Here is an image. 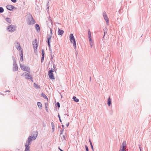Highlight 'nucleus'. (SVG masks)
Listing matches in <instances>:
<instances>
[{"mask_svg": "<svg viewBox=\"0 0 151 151\" xmlns=\"http://www.w3.org/2000/svg\"><path fill=\"white\" fill-rule=\"evenodd\" d=\"M126 142L125 141H124L122 143V145L127 146Z\"/></svg>", "mask_w": 151, "mask_h": 151, "instance_id": "obj_33", "label": "nucleus"}, {"mask_svg": "<svg viewBox=\"0 0 151 151\" xmlns=\"http://www.w3.org/2000/svg\"><path fill=\"white\" fill-rule=\"evenodd\" d=\"M60 137H61V138L62 140H66L67 136L65 134L63 135L62 136H61Z\"/></svg>", "mask_w": 151, "mask_h": 151, "instance_id": "obj_17", "label": "nucleus"}, {"mask_svg": "<svg viewBox=\"0 0 151 151\" xmlns=\"http://www.w3.org/2000/svg\"><path fill=\"white\" fill-rule=\"evenodd\" d=\"M52 31H51V32L50 31V35H52Z\"/></svg>", "mask_w": 151, "mask_h": 151, "instance_id": "obj_59", "label": "nucleus"}, {"mask_svg": "<svg viewBox=\"0 0 151 151\" xmlns=\"http://www.w3.org/2000/svg\"><path fill=\"white\" fill-rule=\"evenodd\" d=\"M29 145L27 144V142L26 143V144L25 145V148L24 151H30L29 150L30 148Z\"/></svg>", "mask_w": 151, "mask_h": 151, "instance_id": "obj_14", "label": "nucleus"}, {"mask_svg": "<svg viewBox=\"0 0 151 151\" xmlns=\"http://www.w3.org/2000/svg\"><path fill=\"white\" fill-rule=\"evenodd\" d=\"M1 95H4V94H3V93H1Z\"/></svg>", "mask_w": 151, "mask_h": 151, "instance_id": "obj_62", "label": "nucleus"}, {"mask_svg": "<svg viewBox=\"0 0 151 151\" xmlns=\"http://www.w3.org/2000/svg\"><path fill=\"white\" fill-rule=\"evenodd\" d=\"M53 67L54 68V65H53Z\"/></svg>", "mask_w": 151, "mask_h": 151, "instance_id": "obj_64", "label": "nucleus"}, {"mask_svg": "<svg viewBox=\"0 0 151 151\" xmlns=\"http://www.w3.org/2000/svg\"><path fill=\"white\" fill-rule=\"evenodd\" d=\"M91 31L90 29H88V35H91Z\"/></svg>", "mask_w": 151, "mask_h": 151, "instance_id": "obj_44", "label": "nucleus"}, {"mask_svg": "<svg viewBox=\"0 0 151 151\" xmlns=\"http://www.w3.org/2000/svg\"><path fill=\"white\" fill-rule=\"evenodd\" d=\"M10 92V91L9 90H8V91H5V92Z\"/></svg>", "mask_w": 151, "mask_h": 151, "instance_id": "obj_56", "label": "nucleus"}, {"mask_svg": "<svg viewBox=\"0 0 151 151\" xmlns=\"http://www.w3.org/2000/svg\"><path fill=\"white\" fill-rule=\"evenodd\" d=\"M54 130H55V128H53H53H52V132H53L54 131Z\"/></svg>", "mask_w": 151, "mask_h": 151, "instance_id": "obj_51", "label": "nucleus"}, {"mask_svg": "<svg viewBox=\"0 0 151 151\" xmlns=\"http://www.w3.org/2000/svg\"><path fill=\"white\" fill-rule=\"evenodd\" d=\"M64 130V128H63V129L60 130V136H61V135L63 134Z\"/></svg>", "mask_w": 151, "mask_h": 151, "instance_id": "obj_28", "label": "nucleus"}, {"mask_svg": "<svg viewBox=\"0 0 151 151\" xmlns=\"http://www.w3.org/2000/svg\"><path fill=\"white\" fill-rule=\"evenodd\" d=\"M139 149H140V151H141V145H139Z\"/></svg>", "mask_w": 151, "mask_h": 151, "instance_id": "obj_47", "label": "nucleus"}, {"mask_svg": "<svg viewBox=\"0 0 151 151\" xmlns=\"http://www.w3.org/2000/svg\"><path fill=\"white\" fill-rule=\"evenodd\" d=\"M16 43L17 44V45L16 46L17 49L18 50H20L21 47H20V45L19 43L18 42H17Z\"/></svg>", "mask_w": 151, "mask_h": 151, "instance_id": "obj_16", "label": "nucleus"}, {"mask_svg": "<svg viewBox=\"0 0 151 151\" xmlns=\"http://www.w3.org/2000/svg\"><path fill=\"white\" fill-rule=\"evenodd\" d=\"M47 43H48V45L49 47V48H50V42H47Z\"/></svg>", "mask_w": 151, "mask_h": 151, "instance_id": "obj_43", "label": "nucleus"}, {"mask_svg": "<svg viewBox=\"0 0 151 151\" xmlns=\"http://www.w3.org/2000/svg\"><path fill=\"white\" fill-rule=\"evenodd\" d=\"M85 147L86 148V151H89L88 148V147L87 145H86L85 146Z\"/></svg>", "mask_w": 151, "mask_h": 151, "instance_id": "obj_34", "label": "nucleus"}, {"mask_svg": "<svg viewBox=\"0 0 151 151\" xmlns=\"http://www.w3.org/2000/svg\"><path fill=\"white\" fill-rule=\"evenodd\" d=\"M45 109H46V110L47 111V112L48 111V110H47V107H45Z\"/></svg>", "mask_w": 151, "mask_h": 151, "instance_id": "obj_55", "label": "nucleus"}, {"mask_svg": "<svg viewBox=\"0 0 151 151\" xmlns=\"http://www.w3.org/2000/svg\"><path fill=\"white\" fill-rule=\"evenodd\" d=\"M20 57V60L22 62L23 60V56H21Z\"/></svg>", "mask_w": 151, "mask_h": 151, "instance_id": "obj_40", "label": "nucleus"}, {"mask_svg": "<svg viewBox=\"0 0 151 151\" xmlns=\"http://www.w3.org/2000/svg\"><path fill=\"white\" fill-rule=\"evenodd\" d=\"M49 51H50L51 52H52V50L50 48H49Z\"/></svg>", "mask_w": 151, "mask_h": 151, "instance_id": "obj_52", "label": "nucleus"}, {"mask_svg": "<svg viewBox=\"0 0 151 151\" xmlns=\"http://www.w3.org/2000/svg\"><path fill=\"white\" fill-rule=\"evenodd\" d=\"M47 103H45V107H47Z\"/></svg>", "mask_w": 151, "mask_h": 151, "instance_id": "obj_48", "label": "nucleus"}, {"mask_svg": "<svg viewBox=\"0 0 151 151\" xmlns=\"http://www.w3.org/2000/svg\"><path fill=\"white\" fill-rule=\"evenodd\" d=\"M12 58L13 61V70L14 71H16L18 70V66L14 57V56H12Z\"/></svg>", "mask_w": 151, "mask_h": 151, "instance_id": "obj_2", "label": "nucleus"}, {"mask_svg": "<svg viewBox=\"0 0 151 151\" xmlns=\"http://www.w3.org/2000/svg\"><path fill=\"white\" fill-rule=\"evenodd\" d=\"M20 57L23 56V52L22 50L21 51V54L20 55Z\"/></svg>", "mask_w": 151, "mask_h": 151, "instance_id": "obj_36", "label": "nucleus"}, {"mask_svg": "<svg viewBox=\"0 0 151 151\" xmlns=\"http://www.w3.org/2000/svg\"><path fill=\"white\" fill-rule=\"evenodd\" d=\"M103 15L104 19L106 21V24L107 25H108L109 23V19L106 14V13L105 12H103Z\"/></svg>", "mask_w": 151, "mask_h": 151, "instance_id": "obj_7", "label": "nucleus"}, {"mask_svg": "<svg viewBox=\"0 0 151 151\" xmlns=\"http://www.w3.org/2000/svg\"><path fill=\"white\" fill-rule=\"evenodd\" d=\"M58 118H59V121H60V122H62V120L60 119V115L59 114L58 115Z\"/></svg>", "mask_w": 151, "mask_h": 151, "instance_id": "obj_38", "label": "nucleus"}, {"mask_svg": "<svg viewBox=\"0 0 151 151\" xmlns=\"http://www.w3.org/2000/svg\"><path fill=\"white\" fill-rule=\"evenodd\" d=\"M33 85L34 87L36 89H38L40 88V86L35 83H34Z\"/></svg>", "mask_w": 151, "mask_h": 151, "instance_id": "obj_20", "label": "nucleus"}, {"mask_svg": "<svg viewBox=\"0 0 151 151\" xmlns=\"http://www.w3.org/2000/svg\"><path fill=\"white\" fill-rule=\"evenodd\" d=\"M53 71L52 68L48 71V75H49V78L51 79H55V77L53 73Z\"/></svg>", "mask_w": 151, "mask_h": 151, "instance_id": "obj_5", "label": "nucleus"}, {"mask_svg": "<svg viewBox=\"0 0 151 151\" xmlns=\"http://www.w3.org/2000/svg\"><path fill=\"white\" fill-rule=\"evenodd\" d=\"M20 66L22 70L29 73L30 72V69L29 67H27L21 64H20Z\"/></svg>", "mask_w": 151, "mask_h": 151, "instance_id": "obj_4", "label": "nucleus"}, {"mask_svg": "<svg viewBox=\"0 0 151 151\" xmlns=\"http://www.w3.org/2000/svg\"><path fill=\"white\" fill-rule=\"evenodd\" d=\"M41 95L44 98H45V99H46L47 100V101H48V99L47 97L46 96L45 94L44 93H42L41 94Z\"/></svg>", "mask_w": 151, "mask_h": 151, "instance_id": "obj_23", "label": "nucleus"}, {"mask_svg": "<svg viewBox=\"0 0 151 151\" xmlns=\"http://www.w3.org/2000/svg\"><path fill=\"white\" fill-rule=\"evenodd\" d=\"M28 74V73L26 72H24L21 75L22 76H26V75Z\"/></svg>", "mask_w": 151, "mask_h": 151, "instance_id": "obj_30", "label": "nucleus"}, {"mask_svg": "<svg viewBox=\"0 0 151 151\" xmlns=\"http://www.w3.org/2000/svg\"><path fill=\"white\" fill-rule=\"evenodd\" d=\"M25 78L27 79H30L31 80L32 82H33L32 77L28 73L26 75V76H25Z\"/></svg>", "mask_w": 151, "mask_h": 151, "instance_id": "obj_10", "label": "nucleus"}, {"mask_svg": "<svg viewBox=\"0 0 151 151\" xmlns=\"http://www.w3.org/2000/svg\"><path fill=\"white\" fill-rule=\"evenodd\" d=\"M11 1L14 3H16L17 2V0H11Z\"/></svg>", "mask_w": 151, "mask_h": 151, "instance_id": "obj_41", "label": "nucleus"}, {"mask_svg": "<svg viewBox=\"0 0 151 151\" xmlns=\"http://www.w3.org/2000/svg\"><path fill=\"white\" fill-rule=\"evenodd\" d=\"M31 136H29L28 139V140H27V145H30L31 143H30V141H31V140H32V139H31Z\"/></svg>", "mask_w": 151, "mask_h": 151, "instance_id": "obj_19", "label": "nucleus"}, {"mask_svg": "<svg viewBox=\"0 0 151 151\" xmlns=\"http://www.w3.org/2000/svg\"><path fill=\"white\" fill-rule=\"evenodd\" d=\"M6 20L8 23L11 24V20L10 18H6Z\"/></svg>", "mask_w": 151, "mask_h": 151, "instance_id": "obj_24", "label": "nucleus"}, {"mask_svg": "<svg viewBox=\"0 0 151 151\" xmlns=\"http://www.w3.org/2000/svg\"><path fill=\"white\" fill-rule=\"evenodd\" d=\"M89 143H90V145L91 147V148L92 149V150L93 151H94L93 148V146L92 145V144L91 142V139H89Z\"/></svg>", "mask_w": 151, "mask_h": 151, "instance_id": "obj_26", "label": "nucleus"}, {"mask_svg": "<svg viewBox=\"0 0 151 151\" xmlns=\"http://www.w3.org/2000/svg\"><path fill=\"white\" fill-rule=\"evenodd\" d=\"M111 99L110 97L109 98L108 101H107V104L109 106H110V105L111 104Z\"/></svg>", "mask_w": 151, "mask_h": 151, "instance_id": "obj_21", "label": "nucleus"}, {"mask_svg": "<svg viewBox=\"0 0 151 151\" xmlns=\"http://www.w3.org/2000/svg\"><path fill=\"white\" fill-rule=\"evenodd\" d=\"M55 105L56 107H58V108L60 107V104L59 102H57Z\"/></svg>", "mask_w": 151, "mask_h": 151, "instance_id": "obj_29", "label": "nucleus"}, {"mask_svg": "<svg viewBox=\"0 0 151 151\" xmlns=\"http://www.w3.org/2000/svg\"><path fill=\"white\" fill-rule=\"evenodd\" d=\"M36 22L31 14H30L28 18L27 24L29 25L34 24Z\"/></svg>", "mask_w": 151, "mask_h": 151, "instance_id": "obj_1", "label": "nucleus"}, {"mask_svg": "<svg viewBox=\"0 0 151 151\" xmlns=\"http://www.w3.org/2000/svg\"><path fill=\"white\" fill-rule=\"evenodd\" d=\"M72 42H73V46L74 48L75 49H76V40L72 41Z\"/></svg>", "mask_w": 151, "mask_h": 151, "instance_id": "obj_22", "label": "nucleus"}, {"mask_svg": "<svg viewBox=\"0 0 151 151\" xmlns=\"http://www.w3.org/2000/svg\"><path fill=\"white\" fill-rule=\"evenodd\" d=\"M35 27L37 30V32H39L40 31V27L39 25L37 24H36L35 25Z\"/></svg>", "mask_w": 151, "mask_h": 151, "instance_id": "obj_15", "label": "nucleus"}, {"mask_svg": "<svg viewBox=\"0 0 151 151\" xmlns=\"http://www.w3.org/2000/svg\"><path fill=\"white\" fill-rule=\"evenodd\" d=\"M107 29H106H106H104V32L105 31H107Z\"/></svg>", "mask_w": 151, "mask_h": 151, "instance_id": "obj_54", "label": "nucleus"}, {"mask_svg": "<svg viewBox=\"0 0 151 151\" xmlns=\"http://www.w3.org/2000/svg\"><path fill=\"white\" fill-rule=\"evenodd\" d=\"M69 38L71 42H72V41L75 40L74 36L73 34H71L70 35Z\"/></svg>", "mask_w": 151, "mask_h": 151, "instance_id": "obj_11", "label": "nucleus"}, {"mask_svg": "<svg viewBox=\"0 0 151 151\" xmlns=\"http://www.w3.org/2000/svg\"><path fill=\"white\" fill-rule=\"evenodd\" d=\"M6 8L8 10L10 11H13V10L17 9V8L15 6L10 5H7Z\"/></svg>", "mask_w": 151, "mask_h": 151, "instance_id": "obj_8", "label": "nucleus"}, {"mask_svg": "<svg viewBox=\"0 0 151 151\" xmlns=\"http://www.w3.org/2000/svg\"><path fill=\"white\" fill-rule=\"evenodd\" d=\"M37 104L38 107L40 109H42V104L41 102H38L37 103Z\"/></svg>", "mask_w": 151, "mask_h": 151, "instance_id": "obj_18", "label": "nucleus"}, {"mask_svg": "<svg viewBox=\"0 0 151 151\" xmlns=\"http://www.w3.org/2000/svg\"><path fill=\"white\" fill-rule=\"evenodd\" d=\"M89 39V41L90 42H92V40L91 39V38H89L88 39Z\"/></svg>", "mask_w": 151, "mask_h": 151, "instance_id": "obj_46", "label": "nucleus"}, {"mask_svg": "<svg viewBox=\"0 0 151 151\" xmlns=\"http://www.w3.org/2000/svg\"><path fill=\"white\" fill-rule=\"evenodd\" d=\"M90 45L91 46V47L92 48V46H93V41L91 42H90Z\"/></svg>", "mask_w": 151, "mask_h": 151, "instance_id": "obj_35", "label": "nucleus"}, {"mask_svg": "<svg viewBox=\"0 0 151 151\" xmlns=\"http://www.w3.org/2000/svg\"><path fill=\"white\" fill-rule=\"evenodd\" d=\"M62 127L63 128H64V125H62Z\"/></svg>", "mask_w": 151, "mask_h": 151, "instance_id": "obj_58", "label": "nucleus"}, {"mask_svg": "<svg viewBox=\"0 0 151 151\" xmlns=\"http://www.w3.org/2000/svg\"><path fill=\"white\" fill-rule=\"evenodd\" d=\"M124 150H125V149H123V148H121L119 151H124Z\"/></svg>", "mask_w": 151, "mask_h": 151, "instance_id": "obj_37", "label": "nucleus"}, {"mask_svg": "<svg viewBox=\"0 0 151 151\" xmlns=\"http://www.w3.org/2000/svg\"><path fill=\"white\" fill-rule=\"evenodd\" d=\"M91 38V35H88V39Z\"/></svg>", "mask_w": 151, "mask_h": 151, "instance_id": "obj_49", "label": "nucleus"}, {"mask_svg": "<svg viewBox=\"0 0 151 151\" xmlns=\"http://www.w3.org/2000/svg\"><path fill=\"white\" fill-rule=\"evenodd\" d=\"M76 56H77V55H78V53H77V52H76Z\"/></svg>", "mask_w": 151, "mask_h": 151, "instance_id": "obj_61", "label": "nucleus"}, {"mask_svg": "<svg viewBox=\"0 0 151 151\" xmlns=\"http://www.w3.org/2000/svg\"><path fill=\"white\" fill-rule=\"evenodd\" d=\"M52 36L51 35H50V34H47V40L46 41L47 42H50V41L51 38Z\"/></svg>", "mask_w": 151, "mask_h": 151, "instance_id": "obj_12", "label": "nucleus"}, {"mask_svg": "<svg viewBox=\"0 0 151 151\" xmlns=\"http://www.w3.org/2000/svg\"><path fill=\"white\" fill-rule=\"evenodd\" d=\"M50 30L51 32L52 31V28H50Z\"/></svg>", "mask_w": 151, "mask_h": 151, "instance_id": "obj_57", "label": "nucleus"}, {"mask_svg": "<svg viewBox=\"0 0 151 151\" xmlns=\"http://www.w3.org/2000/svg\"><path fill=\"white\" fill-rule=\"evenodd\" d=\"M44 55L45 53L44 50L43 49H42V58L41 60V62L42 63L44 61Z\"/></svg>", "mask_w": 151, "mask_h": 151, "instance_id": "obj_9", "label": "nucleus"}, {"mask_svg": "<svg viewBox=\"0 0 151 151\" xmlns=\"http://www.w3.org/2000/svg\"><path fill=\"white\" fill-rule=\"evenodd\" d=\"M32 45L35 51L36 50H37L38 45L37 41L36 39H35V40L33 42Z\"/></svg>", "mask_w": 151, "mask_h": 151, "instance_id": "obj_6", "label": "nucleus"}, {"mask_svg": "<svg viewBox=\"0 0 151 151\" xmlns=\"http://www.w3.org/2000/svg\"><path fill=\"white\" fill-rule=\"evenodd\" d=\"M37 137V135H36V136H32L31 137L32 138V139H33V140H35L36 139Z\"/></svg>", "mask_w": 151, "mask_h": 151, "instance_id": "obj_31", "label": "nucleus"}, {"mask_svg": "<svg viewBox=\"0 0 151 151\" xmlns=\"http://www.w3.org/2000/svg\"><path fill=\"white\" fill-rule=\"evenodd\" d=\"M58 149L60 150V151H63V150H62L60 149L59 147H58Z\"/></svg>", "mask_w": 151, "mask_h": 151, "instance_id": "obj_53", "label": "nucleus"}, {"mask_svg": "<svg viewBox=\"0 0 151 151\" xmlns=\"http://www.w3.org/2000/svg\"><path fill=\"white\" fill-rule=\"evenodd\" d=\"M107 33V31H105L104 32V36H103V38H104V36H105V35L106 33Z\"/></svg>", "mask_w": 151, "mask_h": 151, "instance_id": "obj_45", "label": "nucleus"}, {"mask_svg": "<svg viewBox=\"0 0 151 151\" xmlns=\"http://www.w3.org/2000/svg\"><path fill=\"white\" fill-rule=\"evenodd\" d=\"M51 124L52 128L53 129V128H55V125L54 123L53 122H52L51 123Z\"/></svg>", "mask_w": 151, "mask_h": 151, "instance_id": "obj_32", "label": "nucleus"}, {"mask_svg": "<svg viewBox=\"0 0 151 151\" xmlns=\"http://www.w3.org/2000/svg\"><path fill=\"white\" fill-rule=\"evenodd\" d=\"M4 11V9L2 7H0V13H2Z\"/></svg>", "mask_w": 151, "mask_h": 151, "instance_id": "obj_27", "label": "nucleus"}, {"mask_svg": "<svg viewBox=\"0 0 151 151\" xmlns=\"http://www.w3.org/2000/svg\"><path fill=\"white\" fill-rule=\"evenodd\" d=\"M73 99L74 100V101L76 102H78L79 101V99L76 98V96H73Z\"/></svg>", "mask_w": 151, "mask_h": 151, "instance_id": "obj_25", "label": "nucleus"}, {"mask_svg": "<svg viewBox=\"0 0 151 151\" xmlns=\"http://www.w3.org/2000/svg\"><path fill=\"white\" fill-rule=\"evenodd\" d=\"M50 55L51 57V59H52L53 58V57H54V56L52 55V52L50 53Z\"/></svg>", "mask_w": 151, "mask_h": 151, "instance_id": "obj_39", "label": "nucleus"}, {"mask_svg": "<svg viewBox=\"0 0 151 151\" xmlns=\"http://www.w3.org/2000/svg\"><path fill=\"white\" fill-rule=\"evenodd\" d=\"M49 6H48V7H47V9H49Z\"/></svg>", "mask_w": 151, "mask_h": 151, "instance_id": "obj_63", "label": "nucleus"}, {"mask_svg": "<svg viewBox=\"0 0 151 151\" xmlns=\"http://www.w3.org/2000/svg\"><path fill=\"white\" fill-rule=\"evenodd\" d=\"M69 122L68 123V124H66V126H67V127H68L69 126Z\"/></svg>", "mask_w": 151, "mask_h": 151, "instance_id": "obj_50", "label": "nucleus"}, {"mask_svg": "<svg viewBox=\"0 0 151 151\" xmlns=\"http://www.w3.org/2000/svg\"><path fill=\"white\" fill-rule=\"evenodd\" d=\"M16 28V26L13 25H11L8 27L7 30L9 32H12L15 31Z\"/></svg>", "mask_w": 151, "mask_h": 151, "instance_id": "obj_3", "label": "nucleus"}, {"mask_svg": "<svg viewBox=\"0 0 151 151\" xmlns=\"http://www.w3.org/2000/svg\"><path fill=\"white\" fill-rule=\"evenodd\" d=\"M122 145V148H123V149H125V150L126 149V147H127V146H124V145Z\"/></svg>", "mask_w": 151, "mask_h": 151, "instance_id": "obj_42", "label": "nucleus"}, {"mask_svg": "<svg viewBox=\"0 0 151 151\" xmlns=\"http://www.w3.org/2000/svg\"><path fill=\"white\" fill-rule=\"evenodd\" d=\"M91 77L90 76V81H91Z\"/></svg>", "mask_w": 151, "mask_h": 151, "instance_id": "obj_60", "label": "nucleus"}, {"mask_svg": "<svg viewBox=\"0 0 151 151\" xmlns=\"http://www.w3.org/2000/svg\"><path fill=\"white\" fill-rule=\"evenodd\" d=\"M58 35H62L64 33V31L60 29L59 28H58Z\"/></svg>", "mask_w": 151, "mask_h": 151, "instance_id": "obj_13", "label": "nucleus"}]
</instances>
